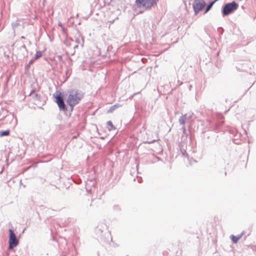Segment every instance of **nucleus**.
<instances>
[{
	"instance_id": "nucleus-11",
	"label": "nucleus",
	"mask_w": 256,
	"mask_h": 256,
	"mask_svg": "<svg viewBox=\"0 0 256 256\" xmlns=\"http://www.w3.org/2000/svg\"><path fill=\"white\" fill-rule=\"evenodd\" d=\"M213 2H210L206 6V8L204 9V14H206L207 12H208L212 8V6L214 5Z\"/></svg>"
},
{
	"instance_id": "nucleus-27",
	"label": "nucleus",
	"mask_w": 256,
	"mask_h": 256,
	"mask_svg": "<svg viewBox=\"0 0 256 256\" xmlns=\"http://www.w3.org/2000/svg\"><path fill=\"white\" fill-rule=\"evenodd\" d=\"M182 130H183V132H184V134H185L186 131V128H185L184 126H183V127H182Z\"/></svg>"
},
{
	"instance_id": "nucleus-10",
	"label": "nucleus",
	"mask_w": 256,
	"mask_h": 256,
	"mask_svg": "<svg viewBox=\"0 0 256 256\" xmlns=\"http://www.w3.org/2000/svg\"><path fill=\"white\" fill-rule=\"evenodd\" d=\"M30 96H31L32 98L35 100H38L40 96L36 93L34 90H32L30 94H29Z\"/></svg>"
},
{
	"instance_id": "nucleus-32",
	"label": "nucleus",
	"mask_w": 256,
	"mask_h": 256,
	"mask_svg": "<svg viewBox=\"0 0 256 256\" xmlns=\"http://www.w3.org/2000/svg\"><path fill=\"white\" fill-rule=\"evenodd\" d=\"M78 45H76L75 46H74V48H78Z\"/></svg>"
},
{
	"instance_id": "nucleus-31",
	"label": "nucleus",
	"mask_w": 256,
	"mask_h": 256,
	"mask_svg": "<svg viewBox=\"0 0 256 256\" xmlns=\"http://www.w3.org/2000/svg\"><path fill=\"white\" fill-rule=\"evenodd\" d=\"M20 38H21V39H25V36H21Z\"/></svg>"
},
{
	"instance_id": "nucleus-20",
	"label": "nucleus",
	"mask_w": 256,
	"mask_h": 256,
	"mask_svg": "<svg viewBox=\"0 0 256 256\" xmlns=\"http://www.w3.org/2000/svg\"><path fill=\"white\" fill-rule=\"evenodd\" d=\"M96 232H100V233L102 232V229L101 226H98L96 229Z\"/></svg>"
},
{
	"instance_id": "nucleus-7",
	"label": "nucleus",
	"mask_w": 256,
	"mask_h": 256,
	"mask_svg": "<svg viewBox=\"0 0 256 256\" xmlns=\"http://www.w3.org/2000/svg\"><path fill=\"white\" fill-rule=\"evenodd\" d=\"M244 234V232H242L240 234L235 236L234 235H231L230 238L234 244H236L238 240Z\"/></svg>"
},
{
	"instance_id": "nucleus-16",
	"label": "nucleus",
	"mask_w": 256,
	"mask_h": 256,
	"mask_svg": "<svg viewBox=\"0 0 256 256\" xmlns=\"http://www.w3.org/2000/svg\"><path fill=\"white\" fill-rule=\"evenodd\" d=\"M20 24L18 20H16L12 22L11 24L12 28L14 30V29Z\"/></svg>"
},
{
	"instance_id": "nucleus-38",
	"label": "nucleus",
	"mask_w": 256,
	"mask_h": 256,
	"mask_svg": "<svg viewBox=\"0 0 256 256\" xmlns=\"http://www.w3.org/2000/svg\"><path fill=\"white\" fill-rule=\"evenodd\" d=\"M207 63H208V62H206V63H205V64H207Z\"/></svg>"
},
{
	"instance_id": "nucleus-12",
	"label": "nucleus",
	"mask_w": 256,
	"mask_h": 256,
	"mask_svg": "<svg viewBox=\"0 0 256 256\" xmlns=\"http://www.w3.org/2000/svg\"><path fill=\"white\" fill-rule=\"evenodd\" d=\"M183 116H184L186 121L188 122V121H190L191 120V118H192V117L193 116V113L190 112H188L185 114H183Z\"/></svg>"
},
{
	"instance_id": "nucleus-37",
	"label": "nucleus",
	"mask_w": 256,
	"mask_h": 256,
	"mask_svg": "<svg viewBox=\"0 0 256 256\" xmlns=\"http://www.w3.org/2000/svg\"><path fill=\"white\" fill-rule=\"evenodd\" d=\"M68 71L66 72V74H68Z\"/></svg>"
},
{
	"instance_id": "nucleus-2",
	"label": "nucleus",
	"mask_w": 256,
	"mask_h": 256,
	"mask_svg": "<svg viewBox=\"0 0 256 256\" xmlns=\"http://www.w3.org/2000/svg\"><path fill=\"white\" fill-rule=\"evenodd\" d=\"M239 4L235 0L224 4L221 9L222 17L233 14L238 8Z\"/></svg>"
},
{
	"instance_id": "nucleus-8",
	"label": "nucleus",
	"mask_w": 256,
	"mask_h": 256,
	"mask_svg": "<svg viewBox=\"0 0 256 256\" xmlns=\"http://www.w3.org/2000/svg\"><path fill=\"white\" fill-rule=\"evenodd\" d=\"M120 106H121L120 104H116L111 106L110 107V108H109V110H108V113L112 112L114 111L116 109L118 108H119Z\"/></svg>"
},
{
	"instance_id": "nucleus-26",
	"label": "nucleus",
	"mask_w": 256,
	"mask_h": 256,
	"mask_svg": "<svg viewBox=\"0 0 256 256\" xmlns=\"http://www.w3.org/2000/svg\"><path fill=\"white\" fill-rule=\"evenodd\" d=\"M146 11L144 10H144H140L139 11V12H138V14H143L144 12Z\"/></svg>"
},
{
	"instance_id": "nucleus-24",
	"label": "nucleus",
	"mask_w": 256,
	"mask_h": 256,
	"mask_svg": "<svg viewBox=\"0 0 256 256\" xmlns=\"http://www.w3.org/2000/svg\"><path fill=\"white\" fill-rule=\"evenodd\" d=\"M61 28H62V32H65L66 30V29L65 28L64 26H62V27H61Z\"/></svg>"
},
{
	"instance_id": "nucleus-36",
	"label": "nucleus",
	"mask_w": 256,
	"mask_h": 256,
	"mask_svg": "<svg viewBox=\"0 0 256 256\" xmlns=\"http://www.w3.org/2000/svg\"><path fill=\"white\" fill-rule=\"evenodd\" d=\"M242 8H244V6H242Z\"/></svg>"
},
{
	"instance_id": "nucleus-23",
	"label": "nucleus",
	"mask_w": 256,
	"mask_h": 256,
	"mask_svg": "<svg viewBox=\"0 0 256 256\" xmlns=\"http://www.w3.org/2000/svg\"><path fill=\"white\" fill-rule=\"evenodd\" d=\"M58 25L60 27H62L63 26L62 23L60 21H58Z\"/></svg>"
},
{
	"instance_id": "nucleus-1",
	"label": "nucleus",
	"mask_w": 256,
	"mask_h": 256,
	"mask_svg": "<svg viewBox=\"0 0 256 256\" xmlns=\"http://www.w3.org/2000/svg\"><path fill=\"white\" fill-rule=\"evenodd\" d=\"M68 93V96L66 98V102L72 110L74 106L78 104L82 98L84 94L82 90L74 88L69 90Z\"/></svg>"
},
{
	"instance_id": "nucleus-33",
	"label": "nucleus",
	"mask_w": 256,
	"mask_h": 256,
	"mask_svg": "<svg viewBox=\"0 0 256 256\" xmlns=\"http://www.w3.org/2000/svg\"><path fill=\"white\" fill-rule=\"evenodd\" d=\"M256 18V14L255 16H254V20H255Z\"/></svg>"
},
{
	"instance_id": "nucleus-14",
	"label": "nucleus",
	"mask_w": 256,
	"mask_h": 256,
	"mask_svg": "<svg viewBox=\"0 0 256 256\" xmlns=\"http://www.w3.org/2000/svg\"><path fill=\"white\" fill-rule=\"evenodd\" d=\"M42 51H36V54H34V59L36 60L40 58L42 56Z\"/></svg>"
},
{
	"instance_id": "nucleus-22",
	"label": "nucleus",
	"mask_w": 256,
	"mask_h": 256,
	"mask_svg": "<svg viewBox=\"0 0 256 256\" xmlns=\"http://www.w3.org/2000/svg\"><path fill=\"white\" fill-rule=\"evenodd\" d=\"M156 141V140H152L148 141V142H146L148 144H152V143L155 142Z\"/></svg>"
},
{
	"instance_id": "nucleus-4",
	"label": "nucleus",
	"mask_w": 256,
	"mask_h": 256,
	"mask_svg": "<svg viewBox=\"0 0 256 256\" xmlns=\"http://www.w3.org/2000/svg\"><path fill=\"white\" fill-rule=\"evenodd\" d=\"M9 232V240H8V248L12 250L19 244V240L16 237L14 232L12 229L8 230Z\"/></svg>"
},
{
	"instance_id": "nucleus-13",
	"label": "nucleus",
	"mask_w": 256,
	"mask_h": 256,
	"mask_svg": "<svg viewBox=\"0 0 256 256\" xmlns=\"http://www.w3.org/2000/svg\"><path fill=\"white\" fill-rule=\"evenodd\" d=\"M10 130H2L0 132V136L2 137L4 136H8L10 134Z\"/></svg>"
},
{
	"instance_id": "nucleus-17",
	"label": "nucleus",
	"mask_w": 256,
	"mask_h": 256,
	"mask_svg": "<svg viewBox=\"0 0 256 256\" xmlns=\"http://www.w3.org/2000/svg\"><path fill=\"white\" fill-rule=\"evenodd\" d=\"M107 124L108 126H110L112 129H114V130L116 129L115 126L113 125L112 122L110 120L108 121L107 122Z\"/></svg>"
},
{
	"instance_id": "nucleus-6",
	"label": "nucleus",
	"mask_w": 256,
	"mask_h": 256,
	"mask_svg": "<svg viewBox=\"0 0 256 256\" xmlns=\"http://www.w3.org/2000/svg\"><path fill=\"white\" fill-rule=\"evenodd\" d=\"M53 96L55 98V102L57 104L64 100V95L61 92H56V93L54 94Z\"/></svg>"
},
{
	"instance_id": "nucleus-30",
	"label": "nucleus",
	"mask_w": 256,
	"mask_h": 256,
	"mask_svg": "<svg viewBox=\"0 0 256 256\" xmlns=\"http://www.w3.org/2000/svg\"><path fill=\"white\" fill-rule=\"evenodd\" d=\"M80 40L79 39H76V43H80Z\"/></svg>"
},
{
	"instance_id": "nucleus-35",
	"label": "nucleus",
	"mask_w": 256,
	"mask_h": 256,
	"mask_svg": "<svg viewBox=\"0 0 256 256\" xmlns=\"http://www.w3.org/2000/svg\"><path fill=\"white\" fill-rule=\"evenodd\" d=\"M144 58H142L141 59V60L142 61V62H144L143 61V60H144Z\"/></svg>"
},
{
	"instance_id": "nucleus-18",
	"label": "nucleus",
	"mask_w": 256,
	"mask_h": 256,
	"mask_svg": "<svg viewBox=\"0 0 256 256\" xmlns=\"http://www.w3.org/2000/svg\"><path fill=\"white\" fill-rule=\"evenodd\" d=\"M180 150H181V152H182V155L184 156H188V154L186 152V150L184 149L180 148Z\"/></svg>"
},
{
	"instance_id": "nucleus-19",
	"label": "nucleus",
	"mask_w": 256,
	"mask_h": 256,
	"mask_svg": "<svg viewBox=\"0 0 256 256\" xmlns=\"http://www.w3.org/2000/svg\"><path fill=\"white\" fill-rule=\"evenodd\" d=\"M218 30L220 34H223V32H224V29L221 26L218 27Z\"/></svg>"
},
{
	"instance_id": "nucleus-29",
	"label": "nucleus",
	"mask_w": 256,
	"mask_h": 256,
	"mask_svg": "<svg viewBox=\"0 0 256 256\" xmlns=\"http://www.w3.org/2000/svg\"><path fill=\"white\" fill-rule=\"evenodd\" d=\"M218 0H214L212 1V2H213L214 4Z\"/></svg>"
},
{
	"instance_id": "nucleus-9",
	"label": "nucleus",
	"mask_w": 256,
	"mask_h": 256,
	"mask_svg": "<svg viewBox=\"0 0 256 256\" xmlns=\"http://www.w3.org/2000/svg\"><path fill=\"white\" fill-rule=\"evenodd\" d=\"M58 108L60 111H64L66 110V104H64V100L59 103L58 104Z\"/></svg>"
},
{
	"instance_id": "nucleus-15",
	"label": "nucleus",
	"mask_w": 256,
	"mask_h": 256,
	"mask_svg": "<svg viewBox=\"0 0 256 256\" xmlns=\"http://www.w3.org/2000/svg\"><path fill=\"white\" fill-rule=\"evenodd\" d=\"M186 122V121L183 115H182L178 120V122L180 125H184Z\"/></svg>"
},
{
	"instance_id": "nucleus-28",
	"label": "nucleus",
	"mask_w": 256,
	"mask_h": 256,
	"mask_svg": "<svg viewBox=\"0 0 256 256\" xmlns=\"http://www.w3.org/2000/svg\"><path fill=\"white\" fill-rule=\"evenodd\" d=\"M30 64L26 65V69H28H28H29V68H30Z\"/></svg>"
},
{
	"instance_id": "nucleus-25",
	"label": "nucleus",
	"mask_w": 256,
	"mask_h": 256,
	"mask_svg": "<svg viewBox=\"0 0 256 256\" xmlns=\"http://www.w3.org/2000/svg\"><path fill=\"white\" fill-rule=\"evenodd\" d=\"M34 58L30 60L28 64H32V63L34 62Z\"/></svg>"
},
{
	"instance_id": "nucleus-21",
	"label": "nucleus",
	"mask_w": 256,
	"mask_h": 256,
	"mask_svg": "<svg viewBox=\"0 0 256 256\" xmlns=\"http://www.w3.org/2000/svg\"><path fill=\"white\" fill-rule=\"evenodd\" d=\"M242 66L243 65H238V66H236V68L238 71L243 72Z\"/></svg>"
},
{
	"instance_id": "nucleus-5",
	"label": "nucleus",
	"mask_w": 256,
	"mask_h": 256,
	"mask_svg": "<svg viewBox=\"0 0 256 256\" xmlns=\"http://www.w3.org/2000/svg\"><path fill=\"white\" fill-rule=\"evenodd\" d=\"M206 4V2L204 0H194L192 4L194 14L197 15L203 9Z\"/></svg>"
},
{
	"instance_id": "nucleus-3",
	"label": "nucleus",
	"mask_w": 256,
	"mask_h": 256,
	"mask_svg": "<svg viewBox=\"0 0 256 256\" xmlns=\"http://www.w3.org/2000/svg\"><path fill=\"white\" fill-rule=\"evenodd\" d=\"M158 0H136L135 4L139 8L150 10L157 6Z\"/></svg>"
},
{
	"instance_id": "nucleus-34",
	"label": "nucleus",
	"mask_w": 256,
	"mask_h": 256,
	"mask_svg": "<svg viewBox=\"0 0 256 256\" xmlns=\"http://www.w3.org/2000/svg\"><path fill=\"white\" fill-rule=\"evenodd\" d=\"M22 47L24 48H26V46L24 44Z\"/></svg>"
}]
</instances>
